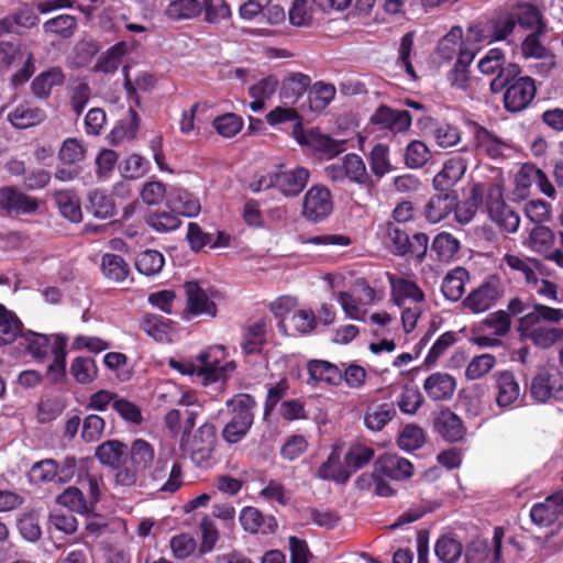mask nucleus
Returning <instances> with one entry per match:
<instances>
[{
    "mask_svg": "<svg viewBox=\"0 0 563 563\" xmlns=\"http://www.w3.org/2000/svg\"><path fill=\"white\" fill-rule=\"evenodd\" d=\"M70 374L79 384H89L97 377V366L91 357H76L70 365Z\"/></svg>",
    "mask_w": 563,
    "mask_h": 563,
    "instance_id": "obj_59",
    "label": "nucleus"
},
{
    "mask_svg": "<svg viewBox=\"0 0 563 563\" xmlns=\"http://www.w3.org/2000/svg\"><path fill=\"white\" fill-rule=\"evenodd\" d=\"M536 346L540 349H549L559 341H563V329L537 327L526 333Z\"/></svg>",
    "mask_w": 563,
    "mask_h": 563,
    "instance_id": "obj_53",
    "label": "nucleus"
},
{
    "mask_svg": "<svg viewBox=\"0 0 563 563\" xmlns=\"http://www.w3.org/2000/svg\"><path fill=\"white\" fill-rule=\"evenodd\" d=\"M166 206L178 216L195 217L200 211V203L188 191L174 188L167 196Z\"/></svg>",
    "mask_w": 563,
    "mask_h": 563,
    "instance_id": "obj_27",
    "label": "nucleus"
},
{
    "mask_svg": "<svg viewBox=\"0 0 563 563\" xmlns=\"http://www.w3.org/2000/svg\"><path fill=\"white\" fill-rule=\"evenodd\" d=\"M479 47L464 42L463 47L459 51V55L454 66L448 71L446 80L454 89L466 91L471 85L470 66L472 65Z\"/></svg>",
    "mask_w": 563,
    "mask_h": 563,
    "instance_id": "obj_11",
    "label": "nucleus"
},
{
    "mask_svg": "<svg viewBox=\"0 0 563 563\" xmlns=\"http://www.w3.org/2000/svg\"><path fill=\"white\" fill-rule=\"evenodd\" d=\"M375 470L387 478L404 481L412 476L413 466L405 457L385 453L375 461Z\"/></svg>",
    "mask_w": 563,
    "mask_h": 563,
    "instance_id": "obj_19",
    "label": "nucleus"
},
{
    "mask_svg": "<svg viewBox=\"0 0 563 563\" xmlns=\"http://www.w3.org/2000/svg\"><path fill=\"white\" fill-rule=\"evenodd\" d=\"M534 260V257L515 254H506L503 258L509 268L523 276L526 284L530 287H537L539 284V278L536 277Z\"/></svg>",
    "mask_w": 563,
    "mask_h": 563,
    "instance_id": "obj_42",
    "label": "nucleus"
},
{
    "mask_svg": "<svg viewBox=\"0 0 563 563\" xmlns=\"http://www.w3.org/2000/svg\"><path fill=\"white\" fill-rule=\"evenodd\" d=\"M470 280V273L466 268L457 266L451 269L443 278L441 291L445 299L459 301L464 292L465 285Z\"/></svg>",
    "mask_w": 563,
    "mask_h": 563,
    "instance_id": "obj_26",
    "label": "nucleus"
},
{
    "mask_svg": "<svg viewBox=\"0 0 563 563\" xmlns=\"http://www.w3.org/2000/svg\"><path fill=\"white\" fill-rule=\"evenodd\" d=\"M554 233L542 224H536L529 234V246L537 253H544L552 247Z\"/></svg>",
    "mask_w": 563,
    "mask_h": 563,
    "instance_id": "obj_62",
    "label": "nucleus"
},
{
    "mask_svg": "<svg viewBox=\"0 0 563 563\" xmlns=\"http://www.w3.org/2000/svg\"><path fill=\"white\" fill-rule=\"evenodd\" d=\"M521 68L509 63L506 68L490 81V91L499 93L505 90L503 102L506 111L519 113L526 110L537 96L536 80L530 76H520Z\"/></svg>",
    "mask_w": 563,
    "mask_h": 563,
    "instance_id": "obj_3",
    "label": "nucleus"
},
{
    "mask_svg": "<svg viewBox=\"0 0 563 563\" xmlns=\"http://www.w3.org/2000/svg\"><path fill=\"white\" fill-rule=\"evenodd\" d=\"M169 366L184 375L201 378L203 385H208L211 379V364L209 353L206 351L201 352L195 361L180 362L172 358Z\"/></svg>",
    "mask_w": 563,
    "mask_h": 563,
    "instance_id": "obj_25",
    "label": "nucleus"
},
{
    "mask_svg": "<svg viewBox=\"0 0 563 563\" xmlns=\"http://www.w3.org/2000/svg\"><path fill=\"white\" fill-rule=\"evenodd\" d=\"M474 140L476 147L494 159L504 157L505 150L509 147L503 139L477 123H475Z\"/></svg>",
    "mask_w": 563,
    "mask_h": 563,
    "instance_id": "obj_24",
    "label": "nucleus"
},
{
    "mask_svg": "<svg viewBox=\"0 0 563 563\" xmlns=\"http://www.w3.org/2000/svg\"><path fill=\"white\" fill-rule=\"evenodd\" d=\"M22 322L0 303V346L12 343L20 334Z\"/></svg>",
    "mask_w": 563,
    "mask_h": 563,
    "instance_id": "obj_46",
    "label": "nucleus"
},
{
    "mask_svg": "<svg viewBox=\"0 0 563 563\" xmlns=\"http://www.w3.org/2000/svg\"><path fill=\"white\" fill-rule=\"evenodd\" d=\"M54 344L52 352L54 354V361L47 367V376L52 383L57 384L63 380L66 375V342L67 339L63 335H54Z\"/></svg>",
    "mask_w": 563,
    "mask_h": 563,
    "instance_id": "obj_36",
    "label": "nucleus"
},
{
    "mask_svg": "<svg viewBox=\"0 0 563 563\" xmlns=\"http://www.w3.org/2000/svg\"><path fill=\"white\" fill-rule=\"evenodd\" d=\"M242 117L235 113H225L213 119V129L223 137L235 136L243 128Z\"/></svg>",
    "mask_w": 563,
    "mask_h": 563,
    "instance_id": "obj_63",
    "label": "nucleus"
},
{
    "mask_svg": "<svg viewBox=\"0 0 563 563\" xmlns=\"http://www.w3.org/2000/svg\"><path fill=\"white\" fill-rule=\"evenodd\" d=\"M374 453V449L371 446L361 443L352 444L344 455V466L350 472V476L368 465Z\"/></svg>",
    "mask_w": 563,
    "mask_h": 563,
    "instance_id": "obj_41",
    "label": "nucleus"
},
{
    "mask_svg": "<svg viewBox=\"0 0 563 563\" xmlns=\"http://www.w3.org/2000/svg\"><path fill=\"white\" fill-rule=\"evenodd\" d=\"M463 551V544L450 534L440 537L434 545L435 555L443 563H457Z\"/></svg>",
    "mask_w": 563,
    "mask_h": 563,
    "instance_id": "obj_44",
    "label": "nucleus"
},
{
    "mask_svg": "<svg viewBox=\"0 0 563 563\" xmlns=\"http://www.w3.org/2000/svg\"><path fill=\"white\" fill-rule=\"evenodd\" d=\"M164 256L155 250H146L140 253L135 260L136 269L145 276H154L164 267Z\"/></svg>",
    "mask_w": 563,
    "mask_h": 563,
    "instance_id": "obj_51",
    "label": "nucleus"
},
{
    "mask_svg": "<svg viewBox=\"0 0 563 563\" xmlns=\"http://www.w3.org/2000/svg\"><path fill=\"white\" fill-rule=\"evenodd\" d=\"M333 211L331 191L323 185L310 187L302 199V217L312 223L325 220Z\"/></svg>",
    "mask_w": 563,
    "mask_h": 563,
    "instance_id": "obj_8",
    "label": "nucleus"
},
{
    "mask_svg": "<svg viewBox=\"0 0 563 563\" xmlns=\"http://www.w3.org/2000/svg\"><path fill=\"white\" fill-rule=\"evenodd\" d=\"M309 374L308 384L324 383L330 386L341 385V364H333L324 360H311L307 364Z\"/></svg>",
    "mask_w": 563,
    "mask_h": 563,
    "instance_id": "obj_21",
    "label": "nucleus"
},
{
    "mask_svg": "<svg viewBox=\"0 0 563 563\" xmlns=\"http://www.w3.org/2000/svg\"><path fill=\"white\" fill-rule=\"evenodd\" d=\"M229 411L233 415L232 418L245 423L252 424L254 422V409L257 401L251 394H236L225 402Z\"/></svg>",
    "mask_w": 563,
    "mask_h": 563,
    "instance_id": "obj_31",
    "label": "nucleus"
},
{
    "mask_svg": "<svg viewBox=\"0 0 563 563\" xmlns=\"http://www.w3.org/2000/svg\"><path fill=\"white\" fill-rule=\"evenodd\" d=\"M532 522L539 527L563 525V490L555 492L530 509Z\"/></svg>",
    "mask_w": 563,
    "mask_h": 563,
    "instance_id": "obj_9",
    "label": "nucleus"
},
{
    "mask_svg": "<svg viewBox=\"0 0 563 563\" xmlns=\"http://www.w3.org/2000/svg\"><path fill=\"white\" fill-rule=\"evenodd\" d=\"M311 79L302 73H292L282 82L280 98L295 103L310 87Z\"/></svg>",
    "mask_w": 563,
    "mask_h": 563,
    "instance_id": "obj_35",
    "label": "nucleus"
},
{
    "mask_svg": "<svg viewBox=\"0 0 563 563\" xmlns=\"http://www.w3.org/2000/svg\"><path fill=\"white\" fill-rule=\"evenodd\" d=\"M272 172L274 190L288 199L298 197L306 188L310 178V170L303 166L286 168L284 164H280Z\"/></svg>",
    "mask_w": 563,
    "mask_h": 563,
    "instance_id": "obj_6",
    "label": "nucleus"
},
{
    "mask_svg": "<svg viewBox=\"0 0 563 563\" xmlns=\"http://www.w3.org/2000/svg\"><path fill=\"white\" fill-rule=\"evenodd\" d=\"M503 295L504 285L500 278L497 275H492L473 289L464 298L462 305L473 313H482L494 307Z\"/></svg>",
    "mask_w": 563,
    "mask_h": 563,
    "instance_id": "obj_7",
    "label": "nucleus"
},
{
    "mask_svg": "<svg viewBox=\"0 0 563 563\" xmlns=\"http://www.w3.org/2000/svg\"><path fill=\"white\" fill-rule=\"evenodd\" d=\"M496 365L493 354L484 353L474 356L465 369V376L470 380H476L488 374Z\"/></svg>",
    "mask_w": 563,
    "mask_h": 563,
    "instance_id": "obj_60",
    "label": "nucleus"
},
{
    "mask_svg": "<svg viewBox=\"0 0 563 563\" xmlns=\"http://www.w3.org/2000/svg\"><path fill=\"white\" fill-rule=\"evenodd\" d=\"M57 503L67 507L70 511L81 515L92 510L81 489L75 486L68 487L60 495H58Z\"/></svg>",
    "mask_w": 563,
    "mask_h": 563,
    "instance_id": "obj_52",
    "label": "nucleus"
},
{
    "mask_svg": "<svg viewBox=\"0 0 563 563\" xmlns=\"http://www.w3.org/2000/svg\"><path fill=\"white\" fill-rule=\"evenodd\" d=\"M368 161L371 170L377 178H382L391 170L389 148L386 144L378 143L374 145L369 152Z\"/></svg>",
    "mask_w": 563,
    "mask_h": 563,
    "instance_id": "obj_54",
    "label": "nucleus"
},
{
    "mask_svg": "<svg viewBox=\"0 0 563 563\" xmlns=\"http://www.w3.org/2000/svg\"><path fill=\"white\" fill-rule=\"evenodd\" d=\"M460 249V241L449 232L437 234L431 244V251L437 254V260L445 263L452 261Z\"/></svg>",
    "mask_w": 563,
    "mask_h": 563,
    "instance_id": "obj_39",
    "label": "nucleus"
},
{
    "mask_svg": "<svg viewBox=\"0 0 563 563\" xmlns=\"http://www.w3.org/2000/svg\"><path fill=\"white\" fill-rule=\"evenodd\" d=\"M201 11L202 7L197 0H174L167 5L165 14L172 20L178 21L195 18Z\"/></svg>",
    "mask_w": 563,
    "mask_h": 563,
    "instance_id": "obj_50",
    "label": "nucleus"
},
{
    "mask_svg": "<svg viewBox=\"0 0 563 563\" xmlns=\"http://www.w3.org/2000/svg\"><path fill=\"white\" fill-rule=\"evenodd\" d=\"M140 118L135 110L130 109L126 118L113 128L110 133V140L113 144H119L124 140H132L135 137L139 130Z\"/></svg>",
    "mask_w": 563,
    "mask_h": 563,
    "instance_id": "obj_47",
    "label": "nucleus"
},
{
    "mask_svg": "<svg viewBox=\"0 0 563 563\" xmlns=\"http://www.w3.org/2000/svg\"><path fill=\"white\" fill-rule=\"evenodd\" d=\"M86 147L82 141L76 137L66 139L58 152L59 161L65 165H74L84 161Z\"/></svg>",
    "mask_w": 563,
    "mask_h": 563,
    "instance_id": "obj_56",
    "label": "nucleus"
},
{
    "mask_svg": "<svg viewBox=\"0 0 563 563\" xmlns=\"http://www.w3.org/2000/svg\"><path fill=\"white\" fill-rule=\"evenodd\" d=\"M44 110L30 103H21L8 114L9 122L16 129H27L43 122Z\"/></svg>",
    "mask_w": 563,
    "mask_h": 563,
    "instance_id": "obj_29",
    "label": "nucleus"
},
{
    "mask_svg": "<svg viewBox=\"0 0 563 563\" xmlns=\"http://www.w3.org/2000/svg\"><path fill=\"white\" fill-rule=\"evenodd\" d=\"M485 209L489 219L505 233H515L520 225V216L504 200L503 188L490 184L486 191Z\"/></svg>",
    "mask_w": 563,
    "mask_h": 563,
    "instance_id": "obj_4",
    "label": "nucleus"
},
{
    "mask_svg": "<svg viewBox=\"0 0 563 563\" xmlns=\"http://www.w3.org/2000/svg\"><path fill=\"white\" fill-rule=\"evenodd\" d=\"M426 441L423 429L417 424H407L397 439L398 446L407 452L420 449Z\"/></svg>",
    "mask_w": 563,
    "mask_h": 563,
    "instance_id": "obj_58",
    "label": "nucleus"
},
{
    "mask_svg": "<svg viewBox=\"0 0 563 563\" xmlns=\"http://www.w3.org/2000/svg\"><path fill=\"white\" fill-rule=\"evenodd\" d=\"M496 404L500 408L512 407L520 397V385L511 371H498L494 374Z\"/></svg>",
    "mask_w": 563,
    "mask_h": 563,
    "instance_id": "obj_14",
    "label": "nucleus"
},
{
    "mask_svg": "<svg viewBox=\"0 0 563 563\" xmlns=\"http://www.w3.org/2000/svg\"><path fill=\"white\" fill-rule=\"evenodd\" d=\"M424 206V217L429 223H438L450 216L457 203V191L437 190Z\"/></svg>",
    "mask_w": 563,
    "mask_h": 563,
    "instance_id": "obj_18",
    "label": "nucleus"
},
{
    "mask_svg": "<svg viewBox=\"0 0 563 563\" xmlns=\"http://www.w3.org/2000/svg\"><path fill=\"white\" fill-rule=\"evenodd\" d=\"M466 169L467 161L463 156L455 155L450 157L433 178L434 189L455 191L453 187L463 178Z\"/></svg>",
    "mask_w": 563,
    "mask_h": 563,
    "instance_id": "obj_17",
    "label": "nucleus"
},
{
    "mask_svg": "<svg viewBox=\"0 0 563 563\" xmlns=\"http://www.w3.org/2000/svg\"><path fill=\"white\" fill-rule=\"evenodd\" d=\"M423 388L432 400H448L454 394L456 380L448 373L437 372L426 378Z\"/></svg>",
    "mask_w": 563,
    "mask_h": 563,
    "instance_id": "obj_23",
    "label": "nucleus"
},
{
    "mask_svg": "<svg viewBox=\"0 0 563 563\" xmlns=\"http://www.w3.org/2000/svg\"><path fill=\"white\" fill-rule=\"evenodd\" d=\"M211 496L207 493L199 495L198 497L187 501L183 505V511L191 515L189 523H199L202 533V545L201 552H208L211 550V520L208 515H202L199 509L207 508L210 504Z\"/></svg>",
    "mask_w": 563,
    "mask_h": 563,
    "instance_id": "obj_13",
    "label": "nucleus"
},
{
    "mask_svg": "<svg viewBox=\"0 0 563 563\" xmlns=\"http://www.w3.org/2000/svg\"><path fill=\"white\" fill-rule=\"evenodd\" d=\"M292 136L301 146L309 147L320 158L331 159L344 151L343 142L322 134L317 129L305 131L301 122L294 126Z\"/></svg>",
    "mask_w": 563,
    "mask_h": 563,
    "instance_id": "obj_5",
    "label": "nucleus"
},
{
    "mask_svg": "<svg viewBox=\"0 0 563 563\" xmlns=\"http://www.w3.org/2000/svg\"><path fill=\"white\" fill-rule=\"evenodd\" d=\"M101 268L103 275L114 282H123L129 273V264L117 254H104L102 256Z\"/></svg>",
    "mask_w": 563,
    "mask_h": 563,
    "instance_id": "obj_49",
    "label": "nucleus"
},
{
    "mask_svg": "<svg viewBox=\"0 0 563 563\" xmlns=\"http://www.w3.org/2000/svg\"><path fill=\"white\" fill-rule=\"evenodd\" d=\"M531 397L540 402L547 401L549 398L563 399V386L555 388L551 382V375L547 372L537 374L530 385Z\"/></svg>",
    "mask_w": 563,
    "mask_h": 563,
    "instance_id": "obj_34",
    "label": "nucleus"
},
{
    "mask_svg": "<svg viewBox=\"0 0 563 563\" xmlns=\"http://www.w3.org/2000/svg\"><path fill=\"white\" fill-rule=\"evenodd\" d=\"M531 26H523V30L531 32L523 38L520 45L525 58L543 59L548 55V48L542 44L541 36L547 33V23L541 10L537 7L533 16L530 19Z\"/></svg>",
    "mask_w": 563,
    "mask_h": 563,
    "instance_id": "obj_10",
    "label": "nucleus"
},
{
    "mask_svg": "<svg viewBox=\"0 0 563 563\" xmlns=\"http://www.w3.org/2000/svg\"><path fill=\"white\" fill-rule=\"evenodd\" d=\"M38 202L15 187L4 186L0 188V209L8 214H29L37 210Z\"/></svg>",
    "mask_w": 563,
    "mask_h": 563,
    "instance_id": "obj_12",
    "label": "nucleus"
},
{
    "mask_svg": "<svg viewBox=\"0 0 563 563\" xmlns=\"http://www.w3.org/2000/svg\"><path fill=\"white\" fill-rule=\"evenodd\" d=\"M187 308L186 313L199 316L208 310L209 298L206 290L197 282H187L184 285Z\"/></svg>",
    "mask_w": 563,
    "mask_h": 563,
    "instance_id": "obj_40",
    "label": "nucleus"
},
{
    "mask_svg": "<svg viewBox=\"0 0 563 563\" xmlns=\"http://www.w3.org/2000/svg\"><path fill=\"white\" fill-rule=\"evenodd\" d=\"M465 40L466 32L464 33L462 26H452L437 46L439 57L445 62H451L454 57L457 58L459 51L463 47Z\"/></svg>",
    "mask_w": 563,
    "mask_h": 563,
    "instance_id": "obj_30",
    "label": "nucleus"
},
{
    "mask_svg": "<svg viewBox=\"0 0 563 563\" xmlns=\"http://www.w3.org/2000/svg\"><path fill=\"white\" fill-rule=\"evenodd\" d=\"M386 277L390 285L391 299L396 306L401 307L406 299H411L415 302L424 301V292L416 282L398 277L389 272H386Z\"/></svg>",
    "mask_w": 563,
    "mask_h": 563,
    "instance_id": "obj_20",
    "label": "nucleus"
},
{
    "mask_svg": "<svg viewBox=\"0 0 563 563\" xmlns=\"http://www.w3.org/2000/svg\"><path fill=\"white\" fill-rule=\"evenodd\" d=\"M131 465L140 472L142 485L163 493H175L183 485L180 464L173 463L156 455L154 445L144 440L135 439L129 449Z\"/></svg>",
    "mask_w": 563,
    "mask_h": 563,
    "instance_id": "obj_2",
    "label": "nucleus"
},
{
    "mask_svg": "<svg viewBox=\"0 0 563 563\" xmlns=\"http://www.w3.org/2000/svg\"><path fill=\"white\" fill-rule=\"evenodd\" d=\"M77 27L76 18L70 14H60L47 20L43 24L45 33L55 34L64 38L70 37Z\"/></svg>",
    "mask_w": 563,
    "mask_h": 563,
    "instance_id": "obj_57",
    "label": "nucleus"
},
{
    "mask_svg": "<svg viewBox=\"0 0 563 563\" xmlns=\"http://www.w3.org/2000/svg\"><path fill=\"white\" fill-rule=\"evenodd\" d=\"M335 87L331 84L317 81L308 93V101L312 111H322L335 97Z\"/></svg>",
    "mask_w": 563,
    "mask_h": 563,
    "instance_id": "obj_48",
    "label": "nucleus"
},
{
    "mask_svg": "<svg viewBox=\"0 0 563 563\" xmlns=\"http://www.w3.org/2000/svg\"><path fill=\"white\" fill-rule=\"evenodd\" d=\"M397 415L393 404L371 402L367 405L363 422L367 430L373 432L382 431Z\"/></svg>",
    "mask_w": 563,
    "mask_h": 563,
    "instance_id": "obj_22",
    "label": "nucleus"
},
{
    "mask_svg": "<svg viewBox=\"0 0 563 563\" xmlns=\"http://www.w3.org/2000/svg\"><path fill=\"white\" fill-rule=\"evenodd\" d=\"M423 404V397L419 388L406 385L397 399V405L401 412L413 415Z\"/></svg>",
    "mask_w": 563,
    "mask_h": 563,
    "instance_id": "obj_64",
    "label": "nucleus"
},
{
    "mask_svg": "<svg viewBox=\"0 0 563 563\" xmlns=\"http://www.w3.org/2000/svg\"><path fill=\"white\" fill-rule=\"evenodd\" d=\"M87 210L96 218L108 219L114 214V203L111 198L101 191L89 194Z\"/></svg>",
    "mask_w": 563,
    "mask_h": 563,
    "instance_id": "obj_61",
    "label": "nucleus"
},
{
    "mask_svg": "<svg viewBox=\"0 0 563 563\" xmlns=\"http://www.w3.org/2000/svg\"><path fill=\"white\" fill-rule=\"evenodd\" d=\"M506 55L501 48H490L478 62V70L484 75L500 74L507 66Z\"/></svg>",
    "mask_w": 563,
    "mask_h": 563,
    "instance_id": "obj_55",
    "label": "nucleus"
},
{
    "mask_svg": "<svg viewBox=\"0 0 563 563\" xmlns=\"http://www.w3.org/2000/svg\"><path fill=\"white\" fill-rule=\"evenodd\" d=\"M126 446L119 440H108L96 450L97 459L110 467H119L126 455Z\"/></svg>",
    "mask_w": 563,
    "mask_h": 563,
    "instance_id": "obj_38",
    "label": "nucleus"
},
{
    "mask_svg": "<svg viewBox=\"0 0 563 563\" xmlns=\"http://www.w3.org/2000/svg\"><path fill=\"white\" fill-rule=\"evenodd\" d=\"M346 178L361 186H371L372 180L367 173L366 165L357 154L350 153L343 158Z\"/></svg>",
    "mask_w": 563,
    "mask_h": 563,
    "instance_id": "obj_45",
    "label": "nucleus"
},
{
    "mask_svg": "<svg viewBox=\"0 0 563 563\" xmlns=\"http://www.w3.org/2000/svg\"><path fill=\"white\" fill-rule=\"evenodd\" d=\"M174 322L157 314H145L141 320L140 328L158 343L172 341Z\"/></svg>",
    "mask_w": 563,
    "mask_h": 563,
    "instance_id": "obj_28",
    "label": "nucleus"
},
{
    "mask_svg": "<svg viewBox=\"0 0 563 563\" xmlns=\"http://www.w3.org/2000/svg\"><path fill=\"white\" fill-rule=\"evenodd\" d=\"M317 476L338 484H345L350 479V472L345 470L344 464H341V456L336 449H333L328 459L319 466Z\"/></svg>",
    "mask_w": 563,
    "mask_h": 563,
    "instance_id": "obj_32",
    "label": "nucleus"
},
{
    "mask_svg": "<svg viewBox=\"0 0 563 563\" xmlns=\"http://www.w3.org/2000/svg\"><path fill=\"white\" fill-rule=\"evenodd\" d=\"M65 75L59 67H53L37 75L32 81V91L37 98H47L55 86L64 82Z\"/></svg>",
    "mask_w": 563,
    "mask_h": 563,
    "instance_id": "obj_37",
    "label": "nucleus"
},
{
    "mask_svg": "<svg viewBox=\"0 0 563 563\" xmlns=\"http://www.w3.org/2000/svg\"><path fill=\"white\" fill-rule=\"evenodd\" d=\"M433 429L443 440L451 443L460 442L466 435L462 419L450 408L440 410L433 419Z\"/></svg>",
    "mask_w": 563,
    "mask_h": 563,
    "instance_id": "obj_16",
    "label": "nucleus"
},
{
    "mask_svg": "<svg viewBox=\"0 0 563 563\" xmlns=\"http://www.w3.org/2000/svg\"><path fill=\"white\" fill-rule=\"evenodd\" d=\"M537 5L527 1H517L493 11L490 15L479 16L468 24L466 42L482 48L483 44L506 41L517 25L531 26L530 19Z\"/></svg>",
    "mask_w": 563,
    "mask_h": 563,
    "instance_id": "obj_1",
    "label": "nucleus"
},
{
    "mask_svg": "<svg viewBox=\"0 0 563 563\" xmlns=\"http://www.w3.org/2000/svg\"><path fill=\"white\" fill-rule=\"evenodd\" d=\"M55 201L60 214L71 222H80L82 212L78 196L70 190H59L55 194Z\"/></svg>",
    "mask_w": 563,
    "mask_h": 563,
    "instance_id": "obj_43",
    "label": "nucleus"
},
{
    "mask_svg": "<svg viewBox=\"0 0 563 563\" xmlns=\"http://www.w3.org/2000/svg\"><path fill=\"white\" fill-rule=\"evenodd\" d=\"M266 320L260 319L245 329L243 342L241 343L242 351L245 355L262 352L266 343Z\"/></svg>",
    "mask_w": 563,
    "mask_h": 563,
    "instance_id": "obj_33",
    "label": "nucleus"
},
{
    "mask_svg": "<svg viewBox=\"0 0 563 563\" xmlns=\"http://www.w3.org/2000/svg\"><path fill=\"white\" fill-rule=\"evenodd\" d=\"M371 122L393 133H400L406 132L411 126L412 118L407 110H396L382 104L375 110Z\"/></svg>",
    "mask_w": 563,
    "mask_h": 563,
    "instance_id": "obj_15",
    "label": "nucleus"
}]
</instances>
